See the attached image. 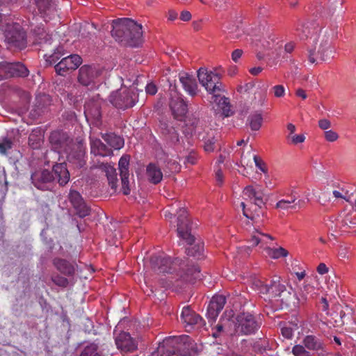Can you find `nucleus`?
Listing matches in <instances>:
<instances>
[{"label":"nucleus","instance_id":"f257e3e1","mask_svg":"<svg viewBox=\"0 0 356 356\" xmlns=\"http://www.w3.org/2000/svg\"><path fill=\"white\" fill-rule=\"evenodd\" d=\"M49 140L53 149L59 154H65L67 161L76 168L85 166L86 147L81 142H74L67 134L61 131H53Z\"/></svg>","mask_w":356,"mask_h":356},{"label":"nucleus","instance_id":"f03ea898","mask_svg":"<svg viewBox=\"0 0 356 356\" xmlns=\"http://www.w3.org/2000/svg\"><path fill=\"white\" fill-rule=\"evenodd\" d=\"M151 264L158 273H172L177 270V267L179 266L178 274L186 281L193 282L201 279L199 266L182 262L177 259L171 261L168 257L155 255L152 257Z\"/></svg>","mask_w":356,"mask_h":356},{"label":"nucleus","instance_id":"7ed1b4c3","mask_svg":"<svg viewBox=\"0 0 356 356\" xmlns=\"http://www.w3.org/2000/svg\"><path fill=\"white\" fill-rule=\"evenodd\" d=\"M111 35L117 41L131 47H137L143 42L141 24L129 18L114 20Z\"/></svg>","mask_w":356,"mask_h":356},{"label":"nucleus","instance_id":"20e7f679","mask_svg":"<svg viewBox=\"0 0 356 356\" xmlns=\"http://www.w3.org/2000/svg\"><path fill=\"white\" fill-rule=\"evenodd\" d=\"M243 196L245 200H249L252 202L251 207L245 208L244 202L241 203L243 215L254 221L259 222L261 217L264 216V212L263 207L265 206L264 201V194L260 189H256L252 186H247L243 191Z\"/></svg>","mask_w":356,"mask_h":356},{"label":"nucleus","instance_id":"39448f33","mask_svg":"<svg viewBox=\"0 0 356 356\" xmlns=\"http://www.w3.org/2000/svg\"><path fill=\"white\" fill-rule=\"evenodd\" d=\"M273 240L274 238L271 235L265 234L260 229L255 228L252 232L248 242L253 247L260 245V248H263L266 251V254L272 259H276L280 257H286L289 254L286 249L282 247L278 248L270 247Z\"/></svg>","mask_w":356,"mask_h":356},{"label":"nucleus","instance_id":"423d86ee","mask_svg":"<svg viewBox=\"0 0 356 356\" xmlns=\"http://www.w3.org/2000/svg\"><path fill=\"white\" fill-rule=\"evenodd\" d=\"M335 50L328 37L323 36L314 49L309 51V63H316L318 60L327 61L334 58Z\"/></svg>","mask_w":356,"mask_h":356},{"label":"nucleus","instance_id":"0eeeda50","mask_svg":"<svg viewBox=\"0 0 356 356\" xmlns=\"http://www.w3.org/2000/svg\"><path fill=\"white\" fill-rule=\"evenodd\" d=\"M197 78L201 85L209 93L214 94L222 90V84L218 73L209 72L207 69L201 67L197 71Z\"/></svg>","mask_w":356,"mask_h":356},{"label":"nucleus","instance_id":"6e6552de","mask_svg":"<svg viewBox=\"0 0 356 356\" xmlns=\"http://www.w3.org/2000/svg\"><path fill=\"white\" fill-rule=\"evenodd\" d=\"M5 40L10 48L24 49L26 46V35L19 24H8L4 33Z\"/></svg>","mask_w":356,"mask_h":356},{"label":"nucleus","instance_id":"1a4fd4ad","mask_svg":"<svg viewBox=\"0 0 356 356\" xmlns=\"http://www.w3.org/2000/svg\"><path fill=\"white\" fill-rule=\"evenodd\" d=\"M259 327L254 317L249 313H242L237 316L234 325L235 333L237 334H251Z\"/></svg>","mask_w":356,"mask_h":356},{"label":"nucleus","instance_id":"9d476101","mask_svg":"<svg viewBox=\"0 0 356 356\" xmlns=\"http://www.w3.org/2000/svg\"><path fill=\"white\" fill-rule=\"evenodd\" d=\"M109 101L115 107L126 109L134 106L136 99L132 91L123 89L113 92L109 96Z\"/></svg>","mask_w":356,"mask_h":356},{"label":"nucleus","instance_id":"9b49d317","mask_svg":"<svg viewBox=\"0 0 356 356\" xmlns=\"http://www.w3.org/2000/svg\"><path fill=\"white\" fill-rule=\"evenodd\" d=\"M29 75V70L24 65L17 63H1L0 64V80L11 76L25 77Z\"/></svg>","mask_w":356,"mask_h":356},{"label":"nucleus","instance_id":"f8f14e48","mask_svg":"<svg viewBox=\"0 0 356 356\" xmlns=\"http://www.w3.org/2000/svg\"><path fill=\"white\" fill-rule=\"evenodd\" d=\"M177 233L179 237L184 239L188 244L191 245L194 242V236L190 233L187 211L184 208H180L178 211Z\"/></svg>","mask_w":356,"mask_h":356},{"label":"nucleus","instance_id":"ddd939ff","mask_svg":"<svg viewBox=\"0 0 356 356\" xmlns=\"http://www.w3.org/2000/svg\"><path fill=\"white\" fill-rule=\"evenodd\" d=\"M101 74L100 69L95 65H83L79 70V82L85 86L95 83L96 80Z\"/></svg>","mask_w":356,"mask_h":356},{"label":"nucleus","instance_id":"4468645a","mask_svg":"<svg viewBox=\"0 0 356 356\" xmlns=\"http://www.w3.org/2000/svg\"><path fill=\"white\" fill-rule=\"evenodd\" d=\"M81 62V58L79 55L72 54L63 58L55 65V70L58 74L63 76L68 70L76 69Z\"/></svg>","mask_w":356,"mask_h":356},{"label":"nucleus","instance_id":"2eb2a0df","mask_svg":"<svg viewBox=\"0 0 356 356\" xmlns=\"http://www.w3.org/2000/svg\"><path fill=\"white\" fill-rule=\"evenodd\" d=\"M33 184L38 189L47 191L49 185L54 181V175L47 170H38L31 175Z\"/></svg>","mask_w":356,"mask_h":356},{"label":"nucleus","instance_id":"dca6fc26","mask_svg":"<svg viewBox=\"0 0 356 356\" xmlns=\"http://www.w3.org/2000/svg\"><path fill=\"white\" fill-rule=\"evenodd\" d=\"M170 107L174 118L180 121L184 118L188 111V105L183 96L178 94L172 97Z\"/></svg>","mask_w":356,"mask_h":356},{"label":"nucleus","instance_id":"f3484780","mask_svg":"<svg viewBox=\"0 0 356 356\" xmlns=\"http://www.w3.org/2000/svg\"><path fill=\"white\" fill-rule=\"evenodd\" d=\"M68 199L80 218H84L90 214V208L86 204L79 192L70 190Z\"/></svg>","mask_w":356,"mask_h":356},{"label":"nucleus","instance_id":"a211bd4d","mask_svg":"<svg viewBox=\"0 0 356 356\" xmlns=\"http://www.w3.org/2000/svg\"><path fill=\"white\" fill-rule=\"evenodd\" d=\"M225 303L226 299L223 296H213L207 308V318L211 321H215Z\"/></svg>","mask_w":356,"mask_h":356},{"label":"nucleus","instance_id":"6ab92c4d","mask_svg":"<svg viewBox=\"0 0 356 356\" xmlns=\"http://www.w3.org/2000/svg\"><path fill=\"white\" fill-rule=\"evenodd\" d=\"M213 108L216 113H221L225 117L232 115L231 106L228 98L218 95H213L211 97Z\"/></svg>","mask_w":356,"mask_h":356},{"label":"nucleus","instance_id":"aec40b11","mask_svg":"<svg viewBox=\"0 0 356 356\" xmlns=\"http://www.w3.org/2000/svg\"><path fill=\"white\" fill-rule=\"evenodd\" d=\"M117 348L123 352H132L137 348V345L130 334L122 332L115 338Z\"/></svg>","mask_w":356,"mask_h":356},{"label":"nucleus","instance_id":"412c9836","mask_svg":"<svg viewBox=\"0 0 356 356\" xmlns=\"http://www.w3.org/2000/svg\"><path fill=\"white\" fill-rule=\"evenodd\" d=\"M179 79L185 91L191 96L197 94L198 86L195 79L188 73L181 72L179 74Z\"/></svg>","mask_w":356,"mask_h":356},{"label":"nucleus","instance_id":"4be33fe9","mask_svg":"<svg viewBox=\"0 0 356 356\" xmlns=\"http://www.w3.org/2000/svg\"><path fill=\"white\" fill-rule=\"evenodd\" d=\"M181 318L185 323V326H193L198 325L200 326L203 325V320L202 317L192 311L189 307H184L182 309Z\"/></svg>","mask_w":356,"mask_h":356},{"label":"nucleus","instance_id":"5701e85b","mask_svg":"<svg viewBox=\"0 0 356 356\" xmlns=\"http://www.w3.org/2000/svg\"><path fill=\"white\" fill-rule=\"evenodd\" d=\"M53 172L54 180L56 179L60 186H65L70 181V172L65 163L54 165Z\"/></svg>","mask_w":356,"mask_h":356},{"label":"nucleus","instance_id":"b1692460","mask_svg":"<svg viewBox=\"0 0 356 356\" xmlns=\"http://www.w3.org/2000/svg\"><path fill=\"white\" fill-rule=\"evenodd\" d=\"M97 168L102 172H105L109 186L113 190V191L115 192L117 189L118 179L114 167L108 163H102L98 165Z\"/></svg>","mask_w":356,"mask_h":356},{"label":"nucleus","instance_id":"393cba45","mask_svg":"<svg viewBox=\"0 0 356 356\" xmlns=\"http://www.w3.org/2000/svg\"><path fill=\"white\" fill-rule=\"evenodd\" d=\"M91 153L102 156H110L113 152L107 147L99 139L90 138Z\"/></svg>","mask_w":356,"mask_h":356},{"label":"nucleus","instance_id":"a878e982","mask_svg":"<svg viewBox=\"0 0 356 356\" xmlns=\"http://www.w3.org/2000/svg\"><path fill=\"white\" fill-rule=\"evenodd\" d=\"M38 11L45 21L51 19L50 16L54 15L55 8L51 3V0H35Z\"/></svg>","mask_w":356,"mask_h":356},{"label":"nucleus","instance_id":"bb28decb","mask_svg":"<svg viewBox=\"0 0 356 356\" xmlns=\"http://www.w3.org/2000/svg\"><path fill=\"white\" fill-rule=\"evenodd\" d=\"M296 200L297 197L294 193L292 192L289 199L279 200L275 204V208L283 211H289L290 209L296 210L300 207L299 204L300 201L297 202Z\"/></svg>","mask_w":356,"mask_h":356},{"label":"nucleus","instance_id":"cd10ccee","mask_svg":"<svg viewBox=\"0 0 356 356\" xmlns=\"http://www.w3.org/2000/svg\"><path fill=\"white\" fill-rule=\"evenodd\" d=\"M146 175L147 179L154 184L159 183L163 178V173L161 169L154 163H149L147 166Z\"/></svg>","mask_w":356,"mask_h":356},{"label":"nucleus","instance_id":"c85d7f7f","mask_svg":"<svg viewBox=\"0 0 356 356\" xmlns=\"http://www.w3.org/2000/svg\"><path fill=\"white\" fill-rule=\"evenodd\" d=\"M54 264L56 268L62 273L67 275H72L74 273V266L72 264L62 259H55Z\"/></svg>","mask_w":356,"mask_h":356},{"label":"nucleus","instance_id":"c756f323","mask_svg":"<svg viewBox=\"0 0 356 356\" xmlns=\"http://www.w3.org/2000/svg\"><path fill=\"white\" fill-rule=\"evenodd\" d=\"M303 346L309 350H319L323 348V343L313 335L306 336L302 341Z\"/></svg>","mask_w":356,"mask_h":356},{"label":"nucleus","instance_id":"7c9ffc66","mask_svg":"<svg viewBox=\"0 0 356 356\" xmlns=\"http://www.w3.org/2000/svg\"><path fill=\"white\" fill-rule=\"evenodd\" d=\"M84 113L86 117L88 118V116L94 118L95 120H99L101 117L100 106L99 103L87 102L85 104Z\"/></svg>","mask_w":356,"mask_h":356},{"label":"nucleus","instance_id":"2f4dec72","mask_svg":"<svg viewBox=\"0 0 356 356\" xmlns=\"http://www.w3.org/2000/svg\"><path fill=\"white\" fill-rule=\"evenodd\" d=\"M102 137L111 147L115 149H120L124 146L123 138L114 134H106Z\"/></svg>","mask_w":356,"mask_h":356},{"label":"nucleus","instance_id":"473e14b6","mask_svg":"<svg viewBox=\"0 0 356 356\" xmlns=\"http://www.w3.org/2000/svg\"><path fill=\"white\" fill-rule=\"evenodd\" d=\"M298 328V324L288 322L281 325V334L283 337L290 339L293 336V332Z\"/></svg>","mask_w":356,"mask_h":356},{"label":"nucleus","instance_id":"72a5a7b5","mask_svg":"<svg viewBox=\"0 0 356 356\" xmlns=\"http://www.w3.org/2000/svg\"><path fill=\"white\" fill-rule=\"evenodd\" d=\"M80 356H104L97 344L91 343L84 347Z\"/></svg>","mask_w":356,"mask_h":356},{"label":"nucleus","instance_id":"f704fd0d","mask_svg":"<svg viewBox=\"0 0 356 356\" xmlns=\"http://www.w3.org/2000/svg\"><path fill=\"white\" fill-rule=\"evenodd\" d=\"M270 296L271 297L281 296L286 291V286L280 283V281H273L270 285Z\"/></svg>","mask_w":356,"mask_h":356},{"label":"nucleus","instance_id":"c9c22d12","mask_svg":"<svg viewBox=\"0 0 356 356\" xmlns=\"http://www.w3.org/2000/svg\"><path fill=\"white\" fill-rule=\"evenodd\" d=\"M250 126L252 130L258 131L262 124V115L261 113H255L248 118Z\"/></svg>","mask_w":356,"mask_h":356},{"label":"nucleus","instance_id":"e433bc0d","mask_svg":"<svg viewBox=\"0 0 356 356\" xmlns=\"http://www.w3.org/2000/svg\"><path fill=\"white\" fill-rule=\"evenodd\" d=\"M34 31L38 37L37 40L39 43L50 44L51 36L46 33L43 28L38 27V29H35Z\"/></svg>","mask_w":356,"mask_h":356},{"label":"nucleus","instance_id":"4c0bfd02","mask_svg":"<svg viewBox=\"0 0 356 356\" xmlns=\"http://www.w3.org/2000/svg\"><path fill=\"white\" fill-rule=\"evenodd\" d=\"M129 156L127 155L122 156L119 161L120 175L129 173Z\"/></svg>","mask_w":356,"mask_h":356},{"label":"nucleus","instance_id":"58836bf2","mask_svg":"<svg viewBox=\"0 0 356 356\" xmlns=\"http://www.w3.org/2000/svg\"><path fill=\"white\" fill-rule=\"evenodd\" d=\"M122 183V191L124 195H129L131 191L130 183L129 180V174L120 175Z\"/></svg>","mask_w":356,"mask_h":356},{"label":"nucleus","instance_id":"ea45409f","mask_svg":"<svg viewBox=\"0 0 356 356\" xmlns=\"http://www.w3.org/2000/svg\"><path fill=\"white\" fill-rule=\"evenodd\" d=\"M253 284L259 293L270 294V285L265 284L263 281L259 280H255Z\"/></svg>","mask_w":356,"mask_h":356},{"label":"nucleus","instance_id":"a19ab883","mask_svg":"<svg viewBox=\"0 0 356 356\" xmlns=\"http://www.w3.org/2000/svg\"><path fill=\"white\" fill-rule=\"evenodd\" d=\"M294 356H311L310 353L302 345H296L292 348Z\"/></svg>","mask_w":356,"mask_h":356},{"label":"nucleus","instance_id":"79ce46f5","mask_svg":"<svg viewBox=\"0 0 356 356\" xmlns=\"http://www.w3.org/2000/svg\"><path fill=\"white\" fill-rule=\"evenodd\" d=\"M324 137L327 141L332 143L337 141L339 136L336 131L330 129L324 132Z\"/></svg>","mask_w":356,"mask_h":356},{"label":"nucleus","instance_id":"37998d69","mask_svg":"<svg viewBox=\"0 0 356 356\" xmlns=\"http://www.w3.org/2000/svg\"><path fill=\"white\" fill-rule=\"evenodd\" d=\"M61 55V50L60 49H56L52 54L48 56L47 55H44V56L47 57L46 60L51 64L56 62L60 58Z\"/></svg>","mask_w":356,"mask_h":356},{"label":"nucleus","instance_id":"c03bdc74","mask_svg":"<svg viewBox=\"0 0 356 356\" xmlns=\"http://www.w3.org/2000/svg\"><path fill=\"white\" fill-rule=\"evenodd\" d=\"M338 257L341 260L350 259V250L345 246H340L338 250Z\"/></svg>","mask_w":356,"mask_h":356},{"label":"nucleus","instance_id":"a18cd8bd","mask_svg":"<svg viewBox=\"0 0 356 356\" xmlns=\"http://www.w3.org/2000/svg\"><path fill=\"white\" fill-rule=\"evenodd\" d=\"M253 160L254 161L255 165L257 168H259L261 171L264 173H267V168L266 167V164L261 160L260 157L257 155L253 156Z\"/></svg>","mask_w":356,"mask_h":356},{"label":"nucleus","instance_id":"49530a36","mask_svg":"<svg viewBox=\"0 0 356 356\" xmlns=\"http://www.w3.org/2000/svg\"><path fill=\"white\" fill-rule=\"evenodd\" d=\"M297 31L298 32V36L301 40L307 38L311 34V31L308 26H302L301 28H298L297 29Z\"/></svg>","mask_w":356,"mask_h":356},{"label":"nucleus","instance_id":"de8ad7c7","mask_svg":"<svg viewBox=\"0 0 356 356\" xmlns=\"http://www.w3.org/2000/svg\"><path fill=\"white\" fill-rule=\"evenodd\" d=\"M216 140L214 138H209L205 140L204 149L207 152H211L214 150V145Z\"/></svg>","mask_w":356,"mask_h":356},{"label":"nucleus","instance_id":"09e8293b","mask_svg":"<svg viewBox=\"0 0 356 356\" xmlns=\"http://www.w3.org/2000/svg\"><path fill=\"white\" fill-rule=\"evenodd\" d=\"M254 87V83L253 82H249L244 85L238 86L237 88V91L240 93H248L250 92V90Z\"/></svg>","mask_w":356,"mask_h":356},{"label":"nucleus","instance_id":"8fccbe9b","mask_svg":"<svg viewBox=\"0 0 356 356\" xmlns=\"http://www.w3.org/2000/svg\"><path fill=\"white\" fill-rule=\"evenodd\" d=\"M342 223L344 226L349 227H353L356 225V217L352 216L351 215H346L342 220Z\"/></svg>","mask_w":356,"mask_h":356},{"label":"nucleus","instance_id":"3c124183","mask_svg":"<svg viewBox=\"0 0 356 356\" xmlns=\"http://www.w3.org/2000/svg\"><path fill=\"white\" fill-rule=\"evenodd\" d=\"M52 281L54 284L59 286L65 287L68 284V280L67 279L61 277V276H55L52 278Z\"/></svg>","mask_w":356,"mask_h":356},{"label":"nucleus","instance_id":"603ef678","mask_svg":"<svg viewBox=\"0 0 356 356\" xmlns=\"http://www.w3.org/2000/svg\"><path fill=\"white\" fill-rule=\"evenodd\" d=\"M215 178H216V184L218 186H222L223 184L224 177H223V174L221 171V169L219 168V166H217L215 170Z\"/></svg>","mask_w":356,"mask_h":356},{"label":"nucleus","instance_id":"864d4df0","mask_svg":"<svg viewBox=\"0 0 356 356\" xmlns=\"http://www.w3.org/2000/svg\"><path fill=\"white\" fill-rule=\"evenodd\" d=\"M273 90L276 97H282L285 94V89L282 85L275 86Z\"/></svg>","mask_w":356,"mask_h":356},{"label":"nucleus","instance_id":"5fc2aeb1","mask_svg":"<svg viewBox=\"0 0 356 356\" xmlns=\"http://www.w3.org/2000/svg\"><path fill=\"white\" fill-rule=\"evenodd\" d=\"M289 138L291 140L292 143L294 145L302 143L305 140V137L303 134L293 135L290 136Z\"/></svg>","mask_w":356,"mask_h":356},{"label":"nucleus","instance_id":"6e6d98bb","mask_svg":"<svg viewBox=\"0 0 356 356\" xmlns=\"http://www.w3.org/2000/svg\"><path fill=\"white\" fill-rule=\"evenodd\" d=\"M318 127L325 131L331 127V122L327 119H321L318 121Z\"/></svg>","mask_w":356,"mask_h":356},{"label":"nucleus","instance_id":"4d7b16f0","mask_svg":"<svg viewBox=\"0 0 356 356\" xmlns=\"http://www.w3.org/2000/svg\"><path fill=\"white\" fill-rule=\"evenodd\" d=\"M145 91L147 94L154 95L157 92V88L153 83H149L147 84Z\"/></svg>","mask_w":356,"mask_h":356},{"label":"nucleus","instance_id":"13d9d810","mask_svg":"<svg viewBox=\"0 0 356 356\" xmlns=\"http://www.w3.org/2000/svg\"><path fill=\"white\" fill-rule=\"evenodd\" d=\"M243 51L241 49H237L232 52V58L234 62H237L238 60L241 57Z\"/></svg>","mask_w":356,"mask_h":356},{"label":"nucleus","instance_id":"bf43d9fd","mask_svg":"<svg viewBox=\"0 0 356 356\" xmlns=\"http://www.w3.org/2000/svg\"><path fill=\"white\" fill-rule=\"evenodd\" d=\"M180 19L184 22H188L191 19V14L187 10L181 13Z\"/></svg>","mask_w":356,"mask_h":356},{"label":"nucleus","instance_id":"052dcab7","mask_svg":"<svg viewBox=\"0 0 356 356\" xmlns=\"http://www.w3.org/2000/svg\"><path fill=\"white\" fill-rule=\"evenodd\" d=\"M317 271L321 275H324L328 272V268L323 263L320 264L317 267Z\"/></svg>","mask_w":356,"mask_h":356},{"label":"nucleus","instance_id":"680f3d73","mask_svg":"<svg viewBox=\"0 0 356 356\" xmlns=\"http://www.w3.org/2000/svg\"><path fill=\"white\" fill-rule=\"evenodd\" d=\"M295 47V43L293 42H289L286 43L284 46V51L286 53H291Z\"/></svg>","mask_w":356,"mask_h":356},{"label":"nucleus","instance_id":"e2e57ef3","mask_svg":"<svg viewBox=\"0 0 356 356\" xmlns=\"http://www.w3.org/2000/svg\"><path fill=\"white\" fill-rule=\"evenodd\" d=\"M177 17V13L173 10H170L168 13V19L170 21H174Z\"/></svg>","mask_w":356,"mask_h":356},{"label":"nucleus","instance_id":"0e129e2a","mask_svg":"<svg viewBox=\"0 0 356 356\" xmlns=\"http://www.w3.org/2000/svg\"><path fill=\"white\" fill-rule=\"evenodd\" d=\"M296 95L302 99H305L307 97L306 92L302 88H298L296 92Z\"/></svg>","mask_w":356,"mask_h":356},{"label":"nucleus","instance_id":"69168bd1","mask_svg":"<svg viewBox=\"0 0 356 356\" xmlns=\"http://www.w3.org/2000/svg\"><path fill=\"white\" fill-rule=\"evenodd\" d=\"M321 309L323 311L327 312L329 308V304L325 298H321Z\"/></svg>","mask_w":356,"mask_h":356},{"label":"nucleus","instance_id":"338daca9","mask_svg":"<svg viewBox=\"0 0 356 356\" xmlns=\"http://www.w3.org/2000/svg\"><path fill=\"white\" fill-rule=\"evenodd\" d=\"M343 190L341 191H334L332 194L335 198L346 199V195L343 194Z\"/></svg>","mask_w":356,"mask_h":356},{"label":"nucleus","instance_id":"774afa93","mask_svg":"<svg viewBox=\"0 0 356 356\" xmlns=\"http://www.w3.org/2000/svg\"><path fill=\"white\" fill-rule=\"evenodd\" d=\"M196 156L195 155L193 154H190L189 156H188L186 158V161L188 163H191L192 165L195 164L196 163Z\"/></svg>","mask_w":356,"mask_h":356}]
</instances>
